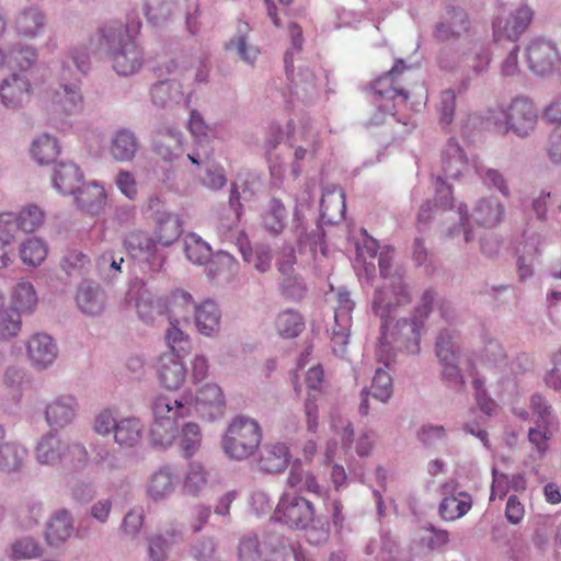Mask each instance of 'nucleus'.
<instances>
[{"label":"nucleus","instance_id":"4be33fe9","mask_svg":"<svg viewBox=\"0 0 561 561\" xmlns=\"http://www.w3.org/2000/svg\"><path fill=\"white\" fill-rule=\"evenodd\" d=\"M324 379V371L321 366L311 367L306 375V383L308 388V397L305 403V412L307 416V426L310 432H316L318 426V407L316 404L317 396L312 392L320 393Z\"/></svg>","mask_w":561,"mask_h":561},{"label":"nucleus","instance_id":"f257e3e1","mask_svg":"<svg viewBox=\"0 0 561 561\" xmlns=\"http://www.w3.org/2000/svg\"><path fill=\"white\" fill-rule=\"evenodd\" d=\"M204 417L215 419L224 414L225 398L219 386L206 383L197 390L193 400H178L158 396L152 402L153 422L150 437L154 446L169 447L178 434V420L190 415L192 408Z\"/></svg>","mask_w":561,"mask_h":561},{"label":"nucleus","instance_id":"0e129e2a","mask_svg":"<svg viewBox=\"0 0 561 561\" xmlns=\"http://www.w3.org/2000/svg\"><path fill=\"white\" fill-rule=\"evenodd\" d=\"M179 94L180 91L175 88V84L169 81H160L151 89L152 101L160 106L165 105Z\"/></svg>","mask_w":561,"mask_h":561},{"label":"nucleus","instance_id":"4468645a","mask_svg":"<svg viewBox=\"0 0 561 561\" xmlns=\"http://www.w3.org/2000/svg\"><path fill=\"white\" fill-rule=\"evenodd\" d=\"M526 59L529 69L538 75L545 76L553 71L561 57L556 45L545 39H535L526 48Z\"/></svg>","mask_w":561,"mask_h":561},{"label":"nucleus","instance_id":"c03bdc74","mask_svg":"<svg viewBox=\"0 0 561 561\" xmlns=\"http://www.w3.org/2000/svg\"><path fill=\"white\" fill-rule=\"evenodd\" d=\"M60 148L56 138L49 135H41L32 142V158L39 164H49L56 160Z\"/></svg>","mask_w":561,"mask_h":561},{"label":"nucleus","instance_id":"864d4df0","mask_svg":"<svg viewBox=\"0 0 561 561\" xmlns=\"http://www.w3.org/2000/svg\"><path fill=\"white\" fill-rule=\"evenodd\" d=\"M207 484V471L199 462H192L184 481V491L191 495H198Z\"/></svg>","mask_w":561,"mask_h":561},{"label":"nucleus","instance_id":"09e8293b","mask_svg":"<svg viewBox=\"0 0 561 561\" xmlns=\"http://www.w3.org/2000/svg\"><path fill=\"white\" fill-rule=\"evenodd\" d=\"M20 256L24 264L38 266L47 256V247L37 238L27 239L20 247Z\"/></svg>","mask_w":561,"mask_h":561},{"label":"nucleus","instance_id":"2eb2a0df","mask_svg":"<svg viewBox=\"0 0 561 561\" xmlns=\"http://www.w3.org/2000/svg\"><path fill=\"white\" fill-rule=\"evenodd\" d=\"M123 244L131 256L145 257L152 272L157 273L160 271L162 260H158L156 240L148 232L133 230L125 236Z\"/></svg>","mask_w":561,"mask_h":561},{"label":"nucleus","instance_id":"f704fd0d","mask_svg":"<svg viewBox=\"0 0 561 561\" xmlns=\"http://www.w3.org/2000/svg\"><path fill=\"white\" fill-rule=\"evenodd\" d=\"M287 485L299 493L320 494L321 492L317 477L310 470L305 469L300 460L291 463L287 477Z\"/></svg>","mask_w":561,"mask_h":561},{"label":"nucleus","instance_id":"a18cd8bd","mask_svg":"<svg viewBox=\"0 0 561 561\" xmlns=\"http://www.w3.org/2000/svg\"><path fill=\"white\" fill-rule=\"evenodd\" d=\"M37 304V295L30 282L20 280L12 291V308L20 314L34 309Z\"/></svg>","mask_w":561,"mask_h":561},{"label":"nucleus","instance_id":"f8f14e48","mask_svg":"<svg viewBox=\"0 0 561 561\" xmlns=\"http://www.w3.org/2000/svg\"><path fill=\"white\" fill-rule=\"evenodd\" d=\"M286 554V547L274 538L260 542L255 535L244 536L239 543L238 556L240 561H282Z\"/></svg>","mask_w":561,"mask_h":561},{"label":"nucleus","instance_id":"7ed1b4c3","mask_svg":"<svg viewBox=\"0 0 561 561\" xmlns=\"http://www.w3.org/2000/svg\"><path fill=\"white\" fill-rule=\"evenodd\" d=\"M434 300L435 294L432 290H426L421 298V302L415 307L413 319L411 321L407 319L399 320L391 331H387V340H383L382 345L380 342L378 345V355L382 360L388 359V357H382V353L386 352V347L391 343L404 344V347L410 353L419 351L422 323L431 312ZM385 365H388V362H385Z\"/></svg>","mask_w":561,"mask_h":561},{"label":"nucleus","instance_id":"9d476101","mask_svg":"<svg viewBox=\"0 0 561 561\" xmlns=\"http://www.w3.org/2000/svg\"><path fill=\"white\" fill-rule=\"evenodd\" d=\"M451 205V187L448 184H446V182L442 178H437L435 202L434 204H432L430 201L425 202L420 208L417 219L419 221L425 222L433 216H435L438 211H442V214L455 215L459 219L461 227L468 225L469 216L467 211V206L459 205L458 209L454 210Z\"/></svg>","mask_w":561,"mask_h":561},{"label":"nucleus","instance_id":"338daca9","mask_svg":"<svg viewBox=\"0 0 561 561\" xmlns=\"http://www.w3.org/2000/svg\"><path fill=\"white\" fill-rule=\"evenodd\" d=\"M12 550L16 559H32L42 556V548L33 539L28 538L16 541Z\"/></svg>","mask_w":561,"mask_h":561},{"label":"nucleus","instance_id":"052dcab7","mask_svg":"<svg viewBox=\"0 0 561 561\" xmlns=\"http://www.w3.org/2000/svg\"><path fill=\"white\" fill-rule=\"evenodd\" d=\"M227 49H234L241 59L248 64H253L260 55V49L248 43L244 34H240L227 44Z\"/></svg>","mask_w":561,"mask_h":561},{"label":"nucleus","instance_id":"c85d7f7f","mask_svg":"<svg viewBox=\"0 0 561 561\" xmlns=\"http://www.w3.org/2000/svg\"><path fill=\"white\" fill-rule=\"evenodd\" d=\"M76 194V202L83 211L91 215H99L103 211L106 194L102 185L91 183L82 188L79 187Z\"/></svg>","mask_w":561,"mask_h":561},{"label":"nucleus","instance_id":"7c9ffc66","mask_svg":"<svg viewBox=\"0 0 561 561\" xmlns=\"http://www.w3.org/2000/svg\"><path fill=\"white\" fill-rule=\"evenodd\" d=\"M80 310L89 316H99L105 309L106 295L99 286L82 285L76 296Z\"/></svg>","mask_w":561,"mask_h":561},{"label":"nucleus","instance_id":"680f3d73","mask_svg":"<svg viewBox=\"0 0 561 561\" xmlns=\"http://www.w3.org/2000/svg\"><path fill=\"white\" fill-rule=\"evenodd\" d=\"M456 108V93L454 90L448 89L442 92L439 101V123L448 126L453 119Z\"/></svg>","mask_w":561,"mask_h":561},{"label":"nucleus","instance_id":"a19ab883","mask_svg":"<svg viewBox=\"0 0 561 561\" xmlns=\"http://www.w3.org/2000/svg\"><path fill=\"white\" fill-rule=\"evenodd\" d=\"M142 430L139 419H121L115 426L114 439L119 446L133 447L141 439Z\"/></svg>","mask_w":561,"mask_h":561},{"label":"nucleus","instance_id":"c756f323","mask_svg":"<svg viewBox=\"0 0 561 561\" xmlns=\"http://www.w3.org/2000/svg\"><path fill=\"white\" fill-rule=\"evenodd\" d=\"M38 59L37 49L28 45H14L5 54V66L11 71L27 75Z\"/></svg>","mask_w":561,"mask_h":561},{"label":"nucleus","instance_id":"e2e57ef3","mask_svg":"<svg viewBox=\"0 0 561 561\" xmlns=\"http://www.w3.org/2000/svg\"><path fill=\"white\" fill-rule=\"evenodd\" d=\"M171 541L160 534L148 537V554L151 561H165Z\"/></svg>","mask_w":561,"mask_h":561},{"label":"nucleus","instance_id":"5701e85b","mask_svg":"<svg viewBox=\"0 0 561 561\" xmlns=\"http://www.w3.org/2000/svg\"><path fill=\"white\" fill-rule=\"evenodd\" d=\"M83 180L79 167L71 162L58 163L51 176L54 187L61 194H76Z\"/></svg>","mask_w":561,"mask_h":561},{"label":"nucleus","instance_id":"69168bd1","mask_svg":"<svg viewBox=\"0 0 561 561\" xmlns=\"http://www.w3.org/2000/svg\"><path fill=\"white\" fill-rule=\"evenodd\" d=\"M20 228V221L16 215L4 213L0 215V240L4 243H11Z\"/></svg>","mask_w":561,"mask_h":561},{"label":"nucleus","instance_id":"49530a36","mask_svg":"<svg viewBox=\"0 0 561 561\" xmlns=\"http://www.w3.org/2000/svg\"><path fill=\"white\" fill-rule=\"evenodd\" d=\"M278 334L285 339L298 336L305 329L302 317L291 309L278 313L275 322Z\"/></svg>","mask_w":561,"mask_h":561},{"label":"nucleus","instance_id":"4c0bfd02","mask_svg":"<svg viewBox=\"0 0 561 561\" xmlns=\"http://www.w3.org/2000/svg\"><path fill=\"white\" fill-rule=\"evenodd\" d=\"M73 525L71 516L66 511L58 512L47 525L46 540L50 546H59L72 534Z\"/></svg>","mask_w":561,"mask_h":561},{"label":"nucleus","instance_id":"b1692460","mask_svg":"<svg viewBox=\"0 0 561 561\" xmlns=\"http://www.w3.org/2000/svg\"><path fill=\"white\" fill-rule=\"evenodd\" d=\"M153 239L157 244L170 247L182 234V222L178 215L158 213L154 218Z\"/></svg>","mask_w":561,"mask_h":561},{"label":"nucleus","instance_id":"412c9836","mask_svg":"<svg viewBox=\"0 0 561 561\" xmlns=\"http://www.w3.org/2000/svg\"><path fill=\"white\" fill-rule=\"evenodd\" d=\"M443 500L439 504V514L445 520H456L462 517L472 506L471 496L468 493H454V488L442 485Z\"/></svg>","mask_w":561,"mask_h":561},{"label":"nucleus","instance_id":"79ce46f5","mask_svg":"<svg viewBox=\"0 0 561 561\" xmlns=\"http://www.w3.org/2000/svg\"><path fill=\"white\" fill-rule=\"evenodd\" d=\"M174 490V474L169 468H160L148 481L147 493L157 501L167 497Z\"/></svg>","mask_w":561,"mask_h":561},{"label":"nucleus","instance_id":"cd10ccee","mask_svg":"<svg viewBox=\"0 0 561 561\" xmlns=\"http://www.w3.org/2000/svg\"><path fill=\"white\" fill-rule=\"evenodd\" d=\"M504 215V207L496 198H481L472 211L473 221L484 228L497 226Z\"/></svg>","mask_w":561,"mask_h":561},{"label":"nucleus","instance_id":"bf43d9fd","mask_svg":"<svg viewBox=\"0 0 561 561\" xmlns=\"http://www.w3.org/2000/svg\"><path fill=\"white\" fill-rule=\"evenodd\" d=\"M21 314L13 309L0 314V340H8L21 331Z\"/></svg>","mask_w":561,"mask_h":561},{"label":"nucleus","instance_id":"6e6552de","mask_svg":"<svg viewBox=\"0 0 561 561\" xmlns=\"http://www.w3.org/2000/svg\"><path fill=\"white\" fill-rule=\"evenodd\" d=\"M314 505L299 494L284 493L274 511L273 518L291 528H307L314 520Z\"/></svg>","mask_w":561,"mask_h":561},{"label":"nucleus","instance_id":"e433bc0d","mask_svg":"<svg viewBox=\"0 0 561 561\" xmlns=\"http://www.w3.org/2000/svg\"><path fill=\"white\" fill-rule=\"evenodd\" d=\"M320 210L323 218L329 221L342 219L346 211L345 194L342 188L325 190L320 202Z\"/></svg>","mask_w":561,"mask_h":561},{"label":"nucleus","instance_id":"dca6fc26","mask_svg":"<svg viewBox=\"0 0 561 561\" xmlns=\"http://www.w3.org/2000/svg\"><path fill=\"white\" fill-rule=\"evenodd\" d=\"M51 111L58 115H75L83 108V98L76 84H59L50 96Z\"/></svg>","mask_w":561,"mask_h":561},{"label":"nucleus","instance_id":"ddd939ff","mask_svg":"<svg viewBox=\"0 0 561 561\" xmlns=\"http://www.w3.org/2000/svg\"><path fill=\"white\" fill-rule=\"evenodd\" d=\"M453 334L444 330L437 336L435 352L442 364V377L448 385L457 390L465 386V380L457 365V354L454 347Z\"/></svg>","mask_w":561,"mask_h":561},{"label":"nucleus","instance_id":"aec40b11","mask_svg":"<svg viewBox=\"0 0 561 561\" xmlns=\"http://www.w3.org/2000/svg\"><path fill=\"white\" fill-rule=\"evenodd\" d=\"M533 19V11L528 7H522L516 10L504 22L497 21L494 23V37L496 41L507 38L510 41H517L519 36L527 30Z\"/></svg>","mask_w":561,"mask_h":561},{"label":"nucleus","instance_id":"9b49d317","mask_svg":"<svg viewBox=\"0 0 561 561\" xmlns=\"http://www.w3.org/2000/svg\"><path fill=\"white\" fill-rule=\"evenodd\" d=\"M33 87L27 75L11 71L0 79V101L7 108L19 110L30 103Z\"/></svg>","mask_w":561,"mask_h":561},{"label":"nucleus","instance_id":"20e7f679","mask_svg":"<svg viewBox=\"0 0 561 561\" xmlns=\"http://www.w3.org/2000/svg\"><path fill=\"white\" fill-rule=\"evenodd\" d=\"M38 462L61 466L68 470H80L88 462V451L80 444H68L55 434H47L35 448Z\"/></svg>","mask_w":561,"mask_h":561},{"label":"nucleus","instance_id":"6ab92c4d","mask_svg":"<svg viewBox=\"0 0 561 561\" xmlns=\"http://www.w3.org/2000/svg\"><path fill=\"white\" fill-rule=\"evenodd\" d=\"M290 458V449L285 443H270L261 449L257 465L262 471L278 473L288 467Z\"/></svg>","mask_w":561,"mask_h":561},{"label":"nucleus","instance_id":"39448f33","mask_svg":"<svg viewBox=\"0 0 561 561\" xmlns=\"http://www.w3.org/2000/svg\"><path fill=\"white\" fill-rule=\"evenodd\" d=\"M262 428L254 419L238 415L229 424L222 438L225 453L233 459H247L257 449Z\"/></svg>","mask_w":561,"mask_h":561},{"label":"nucleus","instance_id":"774afa93","mask_svg":"<svg viewBox=\"0 0 561 561\" xmlns=\"http://www.w3.org/2000/svg\"><path fill=\"white\" fill-rule=\"evenodd\" d=\"M546 150L553 162H561V125H557L550 133Z\"/></svg>","mask_w":561,"mask_h":561},{"label":"nucleus","instance_id":"bb28decb","mask_svg":"<svg viewBox=\"0 0 561 561\" xmlns=\"http://www.w3.org/2000/svg\"><path fill=\"white\" fill-rule=\"evenodd\" d=\"M468 16L462 10L455 8L447 11V15L435 30V37L442 42L458 38L462 33L468 32Z\"/></svg>","mask_w":561,"mask_h":561},{"label":"nucleus","instance_id":"ea45409f","mask_svg":"<svg viewBox=\"0 0 561 561\" xmlns=\"http://www.w3.org/2000/svg\"><path fill=\"white\" fill-rule=\"evenodd\" d=\"M138 149L134 133L128 129L116 131L111 142V154L118 161H130Z\"/></svg>","mask_w":561,"mask_h":561},{"label":"nucleus","instance_id":"1a4fd4ad","mask_svg":"<svg viewBox=\"0 0 561 561\" xmlns=\"http://www.w3.org/2000/svg\"><path fill=\"white\" fill-rule=\"evenodd\" d=\"M504 133L512 131L518 137H527L536 128L538 111L525 96L513 99L503 110Z\"/></svg>","mask_w":561,"mask_h":561},{"label":"nucleus","instance_id":"de8ad7c7","mask_svg":"<svg viewBox=\"0 0 561 561\" xmlns=\"http://www.w3.org/2000/svg\"><path fill=\"white\" fill-rule=\"evenodd\" d=\"M185 254L194 264H206L211 256V248L198 234L188 233L185 237Z\"/></svg>","mask_w":561,"mask_h":561},{"label":"nucleus","instance_id":"f3484780","mask_svg":"<svg viewBox=\"0 0 561 561\" xmlns=\"http://www.w3.org/2000/svg\"><path fill=\"white\" fill-rule=\"evenodd\" d=\"M57 346L53 339L44 333L32 335L26 344L27 358L34 367L46 368L57 357Z\"/></svg>","mask_w":561,"mask_h":561},{"label":"nucleus","instance_id":"a211bd4d","mask_svg":"<svg viewBox=\"0 0 561 561\" xmlns=\"http://www.w3.org/2000/svg\"><path fill=\"white\" fill-rule=\"evenodd\" d=\"M182 357L173 353H164L159 358L157 373L160 382L167 389H179L185 380L186 369L181 360Z\"/></svg>","mask_w":561,"mask_h":561},{"label":"nucleus","instance_id":"a878e982","mask_svg":"<svg viewBox=\"0 0 561 561\" xmlns=\"http://www.w3.org/2000/svg\"><path fill=\"white\" fill-rule=\"evenodd\" d=\"M163 307L164 309L160 312L168 313L170 321L180 323L181 321H188L195 305L188 293L178 289L165 297Z\"/></svg>","mask_w":561,"mask_h":561},{"label":"nucleus","instance_id":"8fccbe9b","mask_svg":"<svg viewBox=\"0 0 561 561\" xmlns=\"http://www.w3.org/2000/svg\"><path fill=\"white\" fill-rule=\"evenodd\" d=\"M286 220V208L279 199L273 198L268 203L263 216L264 227L274 234L283 231Z\"/></svg>","mask_w":561,"mask_h":561},{"label":"nucleus","instance_id":"37998d69","mask_svg":"<svg viewBox=\"0 0 561 561\" xmlns=\"http://www.w3.org/2000/svg\"><path fill=\"white\" fill-rule=\"evenodd\" d=\"M27 450L15 442H5L0 445V470L4 472L18 471L22 468Z\"/></svg>","mask_w":561,"mask_h":561},{"label":"nucleus","instance_id":"4d7b16f0","mask_svg":"<svg viewBox=\"0 0 561 561\" xmlns=\"http://www.w3.org/2000/svg\"><path fill=\"white\" fill-rule=\"evenodd\" d=\"M302 529L306 530L307 541L313 546H320L329 540L330 525L327 519L314 515V520L307 528Z\"/></svg>","mask_w":561,"mask_h":561},{"label":"nucleus","instance_id":"603ef678","mask_svg":"<svg viewBox=\"0 0 561 561\" xmlns=\"http://www.w3.org/2000/svg\"><path fill=\"white\" fill-rule=\"evenodd\" d=\"M244 262L251 264L260 273H265L271 267L272 254L268 248L257 247L254 250L251 248H240Z\"/></svg>","mask_w":561,"mask_h":561},{"label":"nucleus","instance_id":"72a5a7b5","mask_svg":"<svg viewBox=\"0 0 561 561\" xmlns=\"http://www.w3.org/2000/svg\"><path fill=\"white\" fill-rule=\"evenodd\" d=\"M195 322L199 333L210 336L219 330L220 310L213 300L195 306Z\"/></svg>","mask_w":561,"mask_h":561},{"label":"nucleus","instance_id":"423d86ee","mask_svg":"<svg viewBox=\"0 0 561 561\" xmlns=\"http://www.w3.org/2000/svg\"><path fill=\"white\" fill-rule=\"evenodd\" d=\"M411 301V295L404 284L401 275L393 274L387 282L376 289L373 299L374 312L382 320L380 343L387 340V331H391L390 325L392 313L399 306L408 305Z\"/></svg>","mask_w":561,"mask_h":561},{"label":"nucleus","instance_id":"13d9d810","mask_svg":"<svg viewBox=\"0 0 561 561\" xmlns=\"http://www.w3.org/2000/svg\"><path fill=\"white\" fill-rule=\"evenodd\" d=\"M373 396L386 402L392 394V379L389 373L382 368H378L373 379Z\"/></svg>","mask_w":561,"mask_h":561},{"label":"nucleus","instance_id":"473e14b6","mask_svg":"<svg viewBox=\"0 0 561 561\" xmlns=\"http://www.w3.org/2000/svg\"><path fill=\"white\" fill-rule=\"evenodd\" d=\"M443 171L446 178L458 179L468 170V159L460 146L450 139L442 156Z\"/></svg>","mask_w":561,"mask_h":561},{"label":"nucleus","instance_id":"0eeeda50","mask_svg":"<svg viewBox=\"0 0 561 561\" xmlns=\"http://www.w3.org/2000/svg\"><path fill=\"white\" fill-rule=\"evenodd\" d=\"M490 53L483 45L474 43L462 54L445 53L439 56L438 66L446 72H460L462 89H467L472 76L485 72L490 65Z\"/></svg>","mask_w":561,"mask_h":561},{"label":"nucleus","instance_id":"3c124183","mask_svg":"<svg viewBox=\"0 0 561 561\" xmlns=\"http://www.w3.org/2000/svg\"><path fill=\"white\" fill-rule=\"evenodd\" d=\"M179 324L170 321V325L165 331V341L170 348L169 353L184 356L190 350V340L188 335L179 328Z\"/></svg>","mask_w":561,"mask_h":561},{"label":"nucleus","instance_id":"c9c22d12","mask_svg":"<svg viewBox=\"0 0 561 561\" xmlns=\"http://www.w3.org/2000/svg\"><path fill=\"white\" fill-rule=\"evenodd\" d=\"M45 26V16L37 8L21 11L14 20V28L19 36L34 38Z\"/></svg>","mask_w":561,"mask_h":561},{"label":"nucleus","instance_id":"f03ea898","mask_svg":"<svg viewBox=\"0 0 561 561\" xmlns=\"http://www.w3.org/2000/svg\"><path fill=\"white\" fill-rule=\"evenodd\" d=\"M141 22L139 19L128 20L123 37L122 31L113 26L100 30V46L104 42L111 45L118 41L119 47L112 55L113 68L121 76H129L137 72L144 65V54L135 42V36L140 32Z\"/></svg>","mask_w":561,"mask_h":561},{"label":"nucleus","instance_id":"58836bf2","mask_svg":"<svg viewBox=\"0 0 561 561\" xmlns=\"http://www.w3.org/2000/svg\"><path fill=\"white\" fill-rule=\"evenodd\" d=\"M153 146L156 153L165 161H173L183 151L181 134L173 129L158 133Z\"/></svg>","mask_w":561,"mask_h":561},{"label":"nucleus","instance_id":"2f4dec72","mask_svg":"<svg viewBox=\"0 0 561 561\" xmlns=\"http://www.w3.org/2000/svg\"><path fill=\"white\" fill-rule=\"evenodd\" d=\"M405 69L407 66L404 62L402 60H398L388 72L375 80V94L380 98L388 99L403 96L404 100H408V93L396 83V76L403 73Z\"/></svg>","mask_w":561,"mask_h":561},{"label":"nucleus","instance_id":"5fc2aeb1","mask_svg":"<svg viewBox=\"0 0 561 561\" xmlns=\"http://www.w3.org/2000/svg\"><path fill=\"white\" fill-rule=\"evenodd\" d=\"M16 218L22 231L33 232L43 225L45 214L38 206L28 205L16 215Z\"/></svg>","mask_w":561,"mask_h":561},{"label":"nucleus","instance_id":"6e6d98bb","mask_svg":"<svg viewBox=\"0 0 561 561\" xmlns=\"http://www.w3.org/2000/svg\"><path fill=\"white\" fill-rule=\"evenodd\" d=\"M202 434L196 423H186L182 428L180 445L186 457H191L201 446Z\"/></svg>","mask_w":561,"mask_h":561},{"label":"nucleus","instance_id":"393cba45","mask_svg":"<svg viewBox=\"0 0 561 561\" xmlns=\"http://www.w3.org/2000/svg\"><path fill=\"white\" fill-rule=\"evenodd\" d=\"M77 402L72 396H60L46 408V420L53 428H64L76 416Z\"/></svg>","mask_w":561,"mask_h":561}]
</instances>
